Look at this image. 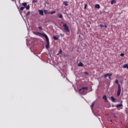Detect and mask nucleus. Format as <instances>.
I'll use <instances>...</instances> for the list:
<instances>
[{"label": "nucleus", "mask_w": 128, "mask_h": 128, "mask_svg": "<svg viewBox=\"0 0 128 128\" xmlns=\"http://www.w3.org/2000/svg\"><path fill=\"white\" fill-rule=\"evenodd\" d=\"M38 12L41 16H44V11L42 10H38Z\"/></svg>", "instance_id": "nucleus-7"}, {"label": "nucleus", "mask_w": 128, "mask_h": 128, "mask_svg": "<svg viewBox=\"0 0 128 128\" xmlns=\"http://www.w3.org/2000/svg\"><path fill=\"white\" fill-rule=\"evenodd\" d=\"M48 14H56V11H53L52 12H48Z\"/></svg>", "instance_id": "nucleus-19"}, {"label": "nucleus", "mask_w": 128, "mask_h": 128, "mask_svg": "<svg viewBox=\"0 0 128 128\" xmlns=\"http://www.w3.org/2000/svg\"><path fill=\"white\" fill-rule=\"evenodd\" d=\"M86 6H88V4H86L84 7V10L86 8Z\"/></svg>", "instance_id": "nucleus-31"}, {"label": "nucleus", "mask_w": 128, "mask_h": 128, "mask_svg": "<svg viewBox=\"0 0 128 128\" xmlns=\"http://www.w3.org/2000/svg\"><path fill=\"white\" fill-rule=\"evenodd\" d=\"M120 56H124V54H120Z\"/></svg>", "instance_id": "nucleus-28"}, {"label": "nucleus", "mask_w": 128, "mask_h": 128, "mask_svg": "<svg viewBox=\"0 0 128 128\" xmlns=\"http://www.w3.org/2000/svg\"><path fill=\"white\" fill-rule=\"evenodd\" d=\"M122 102H120V104H117L116 106V108H122V106H124V105H122Z\"/></svg>", "instance_id": "nucleus-5"}, {"label": "nucleus", "mask_w": 128, "mask_h": 128, "mask_svg": "<svg viewBox=\"0 0 128 128\" xmlns=\"http://www.w3.org/2000/svg\"><path fill=\"white\" fill-rule=\"evenodd\" d=\"M114 117H115V118L116 117V116H114Z\"/></svg>", "instance_id": "nucleus-37"}, {"label": "nucleus", "mask_w": 128, "mask_h": 128, "mask_svg": "<svg viewBox=\"0 0 128 128\" xmlns=\"http://www.w3.org/2000/svg\"><path fill=\"white\" fill-rule=\"evenodd\" d=\"M63 4L67 6H68V2L67 1H64L63 2Z\"/></svg>", "instance_id": "nucleus-6"}, {"label": "nucleus", "mask_w": 128, "mask_h": 128, "mask_svg": "<svg viewBox=\"0 0 128 128\" xmlns=\"http://www.w3.org/2000/svg\"><path fill=\"white\" fill-rule=\"evenodd\" d=\"M30 12H28L26 14V16H30Z\"/></svg>", "instance_id": "nucleus-30"}, {"label": "nucleus", "mask_w": 128, "mask_h": 128, "mask_svg": "<svg viewBox=\"0 0 128 128\" xmlns=\"http://www.w3.org/2000/svg\"><path fill=\"white\" fill-rule=\"evenodd\" d=\"M62 49H60V50L58 54H57V56L60 54H62Z\"/></svg>", "instance_id": "nucleus-21"}, {"label": "nucleus", "mask_w": 128, "mask_h": 128, "mask_svg": "<svg viewBox=\"0 0 128 128\" xmlns=\"http://www.w3.org/2000/svg\"><path fill=\"white\" fill-rule=\"evenodd\" d=\"M108 76L110 80H111V79H112V78H110V76Z\"/></svg>", "instance_id": "nucleus-35"}, {"label": "nucleus", "mask_w": 128, "mask_h": 128, "mask_svg": "<svg viewBox=\"0 0 128 128\" xmlns=\"http://www.w3.org/2000/svg\"><path fill=\"white\" fill-rule=\"evenodd\" d=\"M94 102H93L92 104L91 108H94Z\"/></svg>", "instance_id": "nucleus-27"}, {"label": "nucleus", "mask_w": 128, "mask_h": 128, "mask_svg": "<svg viewBox=\"0 0 128 128\" xmlns=\"http://www.w3.org/2000/svg\"><path fill=\"white\" fill-rule=\"evenodd\" d=\"M116 0H112L111 1V4H116Z\"/></svg>", "instance_id": "nucleus-18"}, {"label": "nucleus", "mask_w": 128, "mask_h": 128, "mask_svg": "<svg viewBox=\"0 0 128 128\" xmlns=\"http://www.w3.org/2000/svg\"><path fill=\"white\" fill-rule=\"evenodd\" d=\"M82 94H86V90H83Z\"/></svg>", "instance_id": "nucleus-24"}, {"label": "nucleus", "mask_w": 128, "mask_h": 128, "mask_svg": "<svg viewBox=\"0 0 128 128\" xmlns=\"http://www.w3.org/2000/svg\"><path fill=\"white\" fill-rule=\"evenodd\" d=\"M38 2V1H36V0H33V2Z\"/></svg>", "instance_id": "nucleus-33"}, {"label": "nucleus", "mask_w": 128, "mask_h": 128, "mask_svg": "<svg viewBox=\"0 0 128 128\" xmlns=\"http://www.w3.org/2000/svg\"><path fill=\"white\" fill-rule=\"evenodd\" d=\"M111 100L113 102H116V99L114 98V96H111Z\"/></svg>", "instance_id": "nucleus-13"}, {"label": "nucleus", "mask_w": 128, "mask_h": 128, "mask_svg": "<svg viewBox=\"0 0 128 128\" xmlns=\"http://www.w3.org/2000/svg\"><path fill=\"white\" fill-rule=\"evenodd\" d=\"M88 87H82V90H88Z\"/></svg>", "instance_id": "nucleus-23"}, {"label": "nucleus", "mask_w": 128, "mask_h": 128, "mask_svg": "<svg viewBox=\"0 0 128 128\" xmlns=\"http://www.w3.org/2000/svg\"><path fill=\"white\" fill-rule=\"evenodd\" d=\"M84 74H86V76H88V72H84Z\"/></svg>", "instance_id": "nucleus-26"}, {"label": "nucleus", "mask_w": 128, "mask_h": 128, "mask_svg": "<svg viewBox=\"0 0 128 128\" xmlns=\"http://www.w3.org/2000/svg\"><path fill=\"white\" fill-rule=\"evenodd\" d=\"M60 36H62V34H60Z\"/></svg>", "instance_id": "nucleus-36"}, {"label": "nucleus", "mask_w": 128, "mask_h": 128, "mask_svg": "<svg viewBox=\"0 0 128 128\" xmlns=\"http://www.w3.org/2000/svg\"><path fill=\"white\" fill-rule=\"evenodd\" d=\"M43 36H44L46 42V50H48V48H50V39H48V37L46 34H43Z\"/></svg>", "instance_id": "nucleus-1"}, {"label": "nucleus", "mask_w": 128, "mask_h": 128, "mask_svg": "<svg viewBox=\"0 0 128 128\" xmlns=\"http://www.w3.org/2000/svg\"><path fill=\"white\" fill-rule=\"evenodd\" d=\"M115 82H116V84H118H118H118V80H116Z\"/></svg>", "instance_id": "nucleus-25"}, {"label": "nucleus", "mask_w": 128, "mask_h": 128, "mask_svg": "<svg viewBox=\"0 0 128 128\" xmlns=\"http://www.w3.org/2000/svg\"><path fill=\"white\" fill-rule=\"evenodd\" d=\"M82 88H80V90H79V92H82Z\"/></svg>", "instance_id": "nucleus-34"}, {"label": "nucleus", "mask_w": 128, "mask_h": 128, "mask_svg": "<svg viewBox=\"0 0 128 128\" xmlns=\"http://www.w3.org/2000/svg\"><path fill=\"white\" fill-rule=\"evenodd\" d=\"M100 27L101 28H108L106 25V24L104 25L102 24H100Z\"/></svg>", "instance_id": "nucleus-8"}, {"label": "nucleus", "mask_w": 128, "mask_h": 128, "mask_svg": "<svg viewBox=\"0 0 128 128\" xmlns=\"http://www.w3.org/2000/svg\"><path fill=\"white\" fill-rule=\"evenodd\" d=\"M22 6H24L26 10H30V5L28 6L26 2L22 3Z\"/></svg>", "instance_id": "nucleus-4"}, {"label": "nucleus", "mask_w": 128, "mask_h": 128, "mask_svg": "<svg viewBox=\"0 0 128 128\" xmlns=\"http://www.w3.org/2000/svg\"><path fill=\"white\" fill-rule=\"evenodd\" d=\"M63 28L66 32H70V28H68V24H64L63 25Z\"/></svg>", "instance_id": "nucleus-2"}, {"label": "nucleus", "mask_w": 128, "mask_h": 128, "mask_svg": "<svg viewBox=\"0 0 128 128\" xmlns=\"http://www.w3.org/2000/svg\"><path fill=\"white\" fill-rule=\"evenodd\" d=\"M109 74H106L104 75V78H108V76Z\"/></svg>", "instance_id": "nucleus-20"}, {"label": "nucleus", "mask_w": 128, "mask_h": 128, "mask_svg": "<svg viewBox=\"0 0 128 128\" xmlns=\"http://www.w3.org/2000/svg\"><path fill=\"white\" fill-rule=\"evenodd\" d=\"M24 8H26V7L24 6V7H20V10H24Z\"/></svg>", "instance_id": "nucleus-22"}, {"label": "nucleus", "mask_w": 128, "mask_h": 128, "mask_svg": "<svg viewBox=\"0 0 128 128\" xmlns=\"http://www.w3.org/2000/svg\"><path fill=\"white\" fill-rule=\"evenodd\" d=\"M94 6L96 8H100V6L98 4H95Z\"/></svg>", "instance_id": "nucleus-9"}, {"label": "nucleus", "mask_w": 128, "mask_h": 128, "mask_svg": "<svg viewBox=\"0 0 128 128\" xmlns=\"http://www.w3.org/2000/svg\"><path fill=\"white\" fill-rule=\"evenodd\" d=\"M122 92V88H120V85L118 84V90L117 92V96H120V92Z\"/></svg>", "instance_id": "nucleus-3"}, {"label": "nucleus", "mask_w": 128, "mask_h": 128, "mask_svg": "<svg viewBox=\"0 0 128 128\" xmlns=\"http://www.w3.org/2000/svg\"><path fill=\"white\" fill-rule=\"evenodd\" d=\"M38 28H40V30H42V26H39Z\"/></svg>", "instance_id": "nucleus-29"}, {"label": "nucleus", "mask_w": 128, "mask_h": 128, "mask_svg": "<svg viewBox=\"0 0 128 128\" xmlns=\"http://www.w3.org/2000/svg\"><path fill=\"white\" fill-rule=\"evenodd\" d=\"M53 38H54V40H58V37L54 36Z\"/></svg>", "instance_id": "nucleus-17"}, {"label": "nucleus", "mask_w": 128, "mask_h": 128, "mask_svg": "<svg viewBox=\"0 0 128 128\" xmlns=\"http://www.w3.org/2000/svg\"><path fill=\"white\" fill-rule=\"evenodd\" d=\"M103 100H104L106 102L108 100V97H106V96L104 95L102 97Z\"/></svg>", "instance_id": "nucleus-12"}, {"label": "nucleus", "mask_w": 128, "mask_h": 128, "mask_svg": "<svg viewBox=\"0 0 128 128\" xmlns=\"http://www.w3.org/2000/svg\"><path fill=\"white\" fill-rule=\"evenodd\" d=\"M43 12L44 14H48V10H44Z\"/></svg>", "instance_id": "nucleus-15"}, {"label": "nucleus", "mask_w": 128, "mask_h": 128, "mask_svg": "<svg viewBox=\"0 0 128 128\" xmlns=\"http://www.w3.org/2000/svg\"><path fill=\"white\" fill-rule=\"evenodd\" d=\"M123 68H128V64H125L123 66Z\"/></svg>", "instance_id": "nucleus-16"}, {"label": "nucleus", "mask_w": 128, "mask_h": 128, "mask_svg": "<svg viewBox=\"0 0 128 128\" xmlns=\"http://www.w3.org/2000/svg\"><path fill=\"white\" fill-rule=\"evenodd\" d=\"M58 17L59 18H62V14H58Z\"/></svg>", "instance_id": "nucleus-10"}, {"label": "nucleus", "mask_w": 128, "mask_h": 128, "mask_svg": "<svg viewBox=\"0 0 128 128\" xmlns=\"http://www.w3.org/2000/svg\"><path fill=\"white\" fill-rule=\"evenodd\" d=\"M36 34H37V36H44V34H42L40 32H38L36 33Z\"/></svg>", "instance_id": "nucleus-11"}, {"label": "nucleus", "mask_w": 128, "mask_h": 128, "mask_svg": "<svg viewBox=\"0 0 128 128\" xmlns=\"http://www.w3.org/2000/svg\"><path fill=\"white\" fill-rule=\"evenodd\" d=\"M108 76H112V73H111V74H108Z\"/></svg>", "instance_id": "nucleus-32"}, {"label": "nucleus", "mask_w": 128, "mask_h": 128, "mask_svg": "<svg viewBox=\"0 0 128 128\" xmlns=\"http://www.w3.org/2000/svg\"><path fill=\"white\" fill-rule=\"evenodd\" d=\"M78 66H84V64L82 62H80L78 64Z\"/></svg>", "instance_id": "nucleus-14"}]
</instances>
